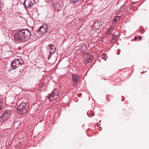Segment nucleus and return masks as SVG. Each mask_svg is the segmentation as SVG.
<instances>
[{"instance_id": "4be33fe9", "label": "nucleus", "mask_w": 149, "mask_h": 149, "mask_svg": "<svg viewBox=\"0 0 149 149\" xmlns=\"http://www.w3.org/2000/svg\"><path fill=\"white\" fill-rule=\"evenodd\" d=\"M137 39V37H135L134 38V40H136V39Z\"/></svg>"}, {"instance_id": "39448f33", "label": "nucleus", "mask_w": 149, "mask_h": 149, "mask_svg": "<svg viewBox=\"0 0 149 149\" xmlns=\"http://www.w3.org/2000/svg\"><path fill=\"white\" fill-rule=\"evenodd\" d=\"M34 1V0H25L24 3L25 7L26 8H31Z\"/></svg>"}, {"instance_id": "f3484780", "label": "nucleus", "mask_w": 149, "mask_h": 149, "mask_svg": "<svg viewBox=\"0 0 149 149\" xmlns=\"http://www.w3.org/2000/svg\"><path fill=\"white\" fill-rule=\"evenodd\" d=\"M79 1V0H71V2L72 3H75Z\"/></svg>"}, {"instance_id": "f8f14e48", "label": "nucleus", "mask_w": 149, "mask_h": 149, "mask_svg": "<svg viewBox=\"0 0 149 149\" xmlns=\"http://www.w3.org/2000/svg\"><path fill=\"white\" fill-rule=\"evenodd\" d=\"M111 35L112 37L111 39H110V42L111 43H113L115 41L116 36H115L114 33L112 34Z\"/></svg>"}, {"instance_id": "f03ea898", "label": "nucleus", "mask_w": 149, "mask_h": 149, "mask_svg": "<svg viewBox=\"0 0 149 149\" xmlns=\"http://www.w3.org/2000/svg\"><path fill=\"white\" fill-rule=\"evenodd\" d=\"M28 108V107L27 105V103L22 102L20 104L17 108V113L19 115L24 114L27 112Z\"/></svg>"}, {"instance_id": "f257e3e1", "label": "nucleus", "mask_w": 149, "mask_h": 149, "mask_svg": "<svg viewBox=\"0 0 149 149\" xmlns=\"http://www.w3.org/2000/svg\"><path fill=\"white\" fill-rule=\"evenodd\" d=\"M31 33L27 29H23L19 31L15 35V40L17 42L27 41L30 38Z\"/></svg>"}, {"instance_id": "a211bd4d", "label": "nucleus", "mask_w": 149, "mask_h": 149, "mask_svg": "<svg viewBox=\"0 0 149 149\" xmlns=\"http://www.w3.org/2000/svg\"><path fill=\"white\" fill-rule=\"evenodd\" d=\"M50 57H51V56L50 55L48 57V60H49L50 59ZM49 63H52V62L51 61H49Z\"/></svg>"}, {"instance_id": "9d476101", "label": "nucleus", "mask_w": 149, "mask_h": 149, "mask_svg": "<svg viewBox=\"0 0 149 149\" xmlns=\"http://www.w3.org/2000/svg\"><path fill=\"white\" fill-rule=\"evenodd\" d=\"M49 49L50 50V54L53 53L56 50V47L53 45H48Z\"/></svg>"}, {"instance_id": "412c9836", "label": "nucleus", "mask_w": 149, "mask_h": 149, "mask_svg": "<svg viewBox=\"0 0 149 149\" xmlns=\"http://www.w3.org/2000/svg\"><path fill=\"white\" fill-rule=\"evenodd\" d=\"M139 39L140 40H141L142 37L141 36H139Z\"/></svg>"}, {"instance_id": "0eeeda50", "label": "nucleus", "mask_w": 149, "mask_h": 149, "mask_svg": "<svg viewBox=\"0 0 149 149\" xmlns=\"http://www.w3.org/2000/svg\"><path fill=\"white\" fill-rule=\"evenodd\" d=\"M62 7V4L61 2H56L54 4V9L58 11H60Z\"/></svg>"}, {"instance_id": "4468645a", "label": "nucleus", "mask_w": 149, "mask_h": 149, "mask_svg": "<svg viewBox=\"0 0 149 149\" xmlns=\"http://www.w3.org/2000/svg\"><path fill=\"white\" fill-rule=\"evenodd\" d=\"M120 18V16H117L114 19L113 22V24H115L117 21L119 20Z\"/></svg>"}, {"instance_id": "dca6fc26", "label": "nucleus", "mask_w": 149, "mask_h": 149, "mask_svg": "<svg viewBox=\"0 0 149 149\" xmlns=\"http://www.w3.org/2000/svg\"><path fill=\"white\" fill-rule=\"evenodd\" d=\"M113 28L112 27H111L109 29L107 32V34H110L112 32V30L113 29Z\"/></svg>"}, {"instance_id": "423d86ee", "label": "nucleus", "mask_w": 149, "mask_h": 149, "mask_svg": "<svg viewBox=\"0 0 149 149\" xmlns=\"http://www.w3.org/2000/svg\"><path fill=\"white\" fill-rule=\"evenodd\" d=\"M47 24H44L43 25L40 27V28L37 31L38 33H40L42 34L45 33L47 32Z\"/></svg>"}, {"instance_id": "9b49d317", "label": "nucleus", "mask_w": 149, "mask_h": 149, "mask_svg": "<svg viewBox=\"0 0 149 149\" xmlns=\"http://www.w3.org/2000/svg\"><path fill=\"white\" fill-rule=\"evenodd\" d=\"M78 76L76 74H74L73 75L72 79L75 84V85H76V83H77V81H78Z\"/></svg>"}, {"instance_id": "b1692460", "label": "nucleus", "mask_w": 149, "mask_h": 149, "mask_svg": "<svg viewBox=\"0 0 149 149\" xmlns=\"http://www.w3.org/2000/svg\"><path fill=\"white\" fill-rule=\"evenodd\" d=\"M98 124V123H97V125L98 126H99V124Z\"/></svg>"}, {"instance_id": "6e6552de", "label": "nucleus", "mask_w": 149, "mask_h": 149, "mask_svg": "<svg viewBox=\"0 0 149 149\" xmlns=\"http://www.w3.org/2000/svg\"><path fill=\"white\" fill-rule=\"evenodd\" d=\"M92 29H98L100 27V22L99 21H96L94 22L93 24L92 25Z\"/></svg>"}, {"instance_id": "20e7f679", "label": "nucleus", "mask_w": 149, "mask_h": 149, "mask_svg": "<svg viewBox=\"0 0 149 149\" xmlns=\"http://www.w3.org/2000/svg\"><path fill=\"white\" fill-rule=\"evenodd\" d=\"M58 91L55 89L53 91L52 94L49 95L48 98L49 101L58 98Z\"/></svg>"}, {"instance_id": "6ab92c4d", "label": "nucleus", "mask_w": 149, "mask_h": 149, "mask_svg": "<svg viewBox=\"0 0 149 149\" xmlns=\"http://www.w3.org/2000/svg\"><path fill=\"white\" fill-rule=\"evenodd\" d=\"M87 60L88 61V62L89 63L91 62L92 60V59L91 58H88Z\"/></svg>"}, {"instance_id": "ddd939ff", "label": "nucleus", "mask_w": 149, "mask_h": 149, "mask_svg": "<svg viewBox=\"0 0 149 149\" xmlns=\"http://www.w3.org/2000/svg\"><path fill=\"white\" fill-rule=\"evenodd\" d=\"M3 113L5 114L8 115V116H10V115L11 114L12 111L11 110H5L3 112Z\"/></svg>"}, {"instance_id": "1a4fd4ad", "label": "nucleus", "mask_w": 149, "mask_h": 149, "mask_svg": "<svg viewBox=\"0 0 149 149\" xmlns=\"http://www.w3.org/2000/svg\"><path fill=\"white\" fill-rule=\"evenodd\" d=\"M9 116H8V115H7V114H6L3 112L2 115L0 117V120L1 122L2 121L1 120L3 121H4L7 119Z\"/></svg>"}, {"instance_id": "aec40b11", "label": "nucleus", "mask_w": 149, "mask_h": 149, "mask_svg": "<svg viewBox=\"0 0 149 149\" xmlns=\"http://www.w3.org/2000/svg\"><path fill=\"white\" fill-rule=\"evenodd\" d=\"M88 61L87 60H86L85 61V63L86 64H87L88 63H89Z\"/></svg>"}, {"instance_id": "2eb2a0df", "label": "nucleus", "mask_w": 149, "mask_h": 149, "mask_svg": "<svg viewBox=\"0 0 149 149\" xmlns=\"http://www.w3.org/2000/svg\"><path fill=\"white\" fill-rule=\"evenodd\" d=\"M86 45H84L83 44L82 45L81 48V49L83 51H85L86 49Z\"/></svg>"}, {"instance_id": "5701e85b", "label": "nucleus", "mask_w": 149, "mask_h": 149, "mask_svg": "<svg viewBox=\"0 0 149 149\" xmlns=\"http://www.w3.org/2000/svg\"><path fill=\"white\" fill-rule=\"evenodd\" d=\"M95 115V114L94 113H93L92 114V116H94Z\"/></svg>"}, {"instance_id": "7ed1b4c3", "label": "nucleus", "mask_w": 149, "mask_h": 149, "mask_svg": "<svg viewBox=\"0 0 149 149\" xmlns=\"http://www.w3.org/2000/svg\"><path fill=\"white\" fill-rule=\"evenodd\" d=\"M23 61L21 59H15L11 63L12 68L13 69L23 64Z\"/></svg>"}]
</instances>
